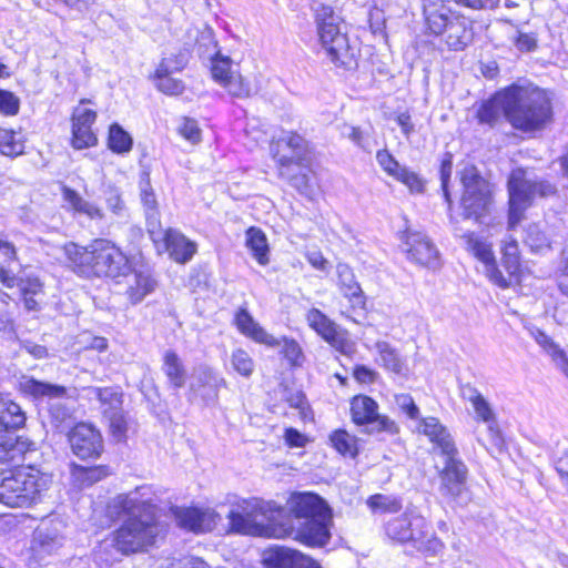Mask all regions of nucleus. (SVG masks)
<instances>
[{
    "label": "nucleus",
    "mask_w": 568,
    "mask_h": 568,
    "mask_svg": "<svg viewBox=\"0 0 568 568\" xmlns=\"http://www.w3.org/2000/svg\"><path fill=\"white\" fill-rule=\"evenodd\" d=\"M282 511V507L275 501L250 498L233 504L226 517L232 532L268 538H286L294 531L291 525L276 523Z\"/></svg>",
    "instance_id": "f257e3e1"
},
{
    "label": "nucleus",
    "mask_w": 568,
    "mask_h": 568,
    "mask_svg": "<svg viewBox=\"0 0 568 568\" xmlns=\"http://www.w3.org/2000/svg\"><path fill=\"white\" fill-rule=\"evenodd\" d=\"M425 33L439 38L449 50L462 51L474 39L473 21L448 0H422Z\"/></svg>",
    "instance_id": "f03ea898"
},
{
    "label": "nucleus",
    "mask_w": 568,
    "mask_h": 568,
    "mask_svg": "<svg viewBox=\"0 0 568 568\" xmlns=\"http://www.w3.org/2000/svg\"><path fill=\"white\" fill-rule=\"evenodd\" d=\"M68 266L83 277L125 275L129 265L125 255L106 240H95L89 246L70 242L63 246Z\"/></svg>",
    "instance_id": "7ed1b4c3"
},
{
    "label": "nucleus",
    "mask_w": 568,
    "mask_h": 568,
    "mask_svg": "<svg viewBox=\"0 0 568 568\" xmlns=\"http://www.w3.org/2000/svg\"><path fill=\"white\" fill-rule=\"evenodd\" d=\"M506 99L508 122L517 130L540 131L552 120L551 98L538 87L511 84Z\"/></svg>",
    "instance_id": "20e7f679"
},
{
    "label": "nucleus",
    "mask_w": 568,
    "mask_h": 568,
    "mask_svg": "<svg viewBox=\"0 0 568 568\" xmlns=\"http://www.w3.org/2000/svg\"><path fill=\"white\" fill-rule=\"evenodd\" d=\"M290 511L305 521L290 536L310 546H324L331 538L332 510L326 501L313 493H294L287 500Z\"/></svg>",
    "instance_id": "39448f33"
},
{
    "label": "nucleus",
    "mask_w": 568,
    "mask_h": 568,
    "mask_svg": "<svg viewBox=\"0 0 568 568\" xmlns=\"http://www.w3.org/2000/svg\"><path fill=\"white\" fill-rule=\"evenodd\" d=\"M105 516L111 523L124 521L115 537L121 552H136L142 548V503L136 495H119L112 498L106 505Z\"/></svg>",
    "instance_id": "423d86ee"
},
{
    "label": "nucleus",
    "mask_w": 568,
    "mask_h": 568,
    "mask_svg": "<svg viewBox=\"0 0 568 568\" xmlns=\"http://www.w3.org/2000/svg\"><path fill=\"white\" fill-rule=\"evenodd\" d=\"M148 213V233L153 242L158 253L168 252L170 257L180 264H185L196 253V243L189 240L184 234L176 230H163L159 221L156 210V200L153 192L144 189V212Z\"/></svg>",
    "instance_id": "0eeeda50"
},
{
    "label": "nucleus",
    "mask_w": 568,
    "mask_h": 568,
    "mask_svg": "<svg viewBox=\"0 0 568 568\" xmlns=\"http://www.w3.org/2000/svg\"><path fill=\"white\" fill-rule=\"evenodd\" d=\"M385 530L390 539L402 544L409 542L418 551L430 556L439 554L444 548L432 525L414 511H406L390 519Z\"/></svg>",
    "instance_id": "6e6552de"
},
{
    "label": "nucleus",
    "mask_w": 568,
    "mask_h": 568,
    "mask_svg": "<svg viewBox=\"0 0 568 568\" xmlns=\"http://www.w3.org/2000/svg\"><path fill=\"white\" fill-rule=\"evenodd\" d=\"M45 488L47 479L33 468L20 467L0 473V503L7 506H29Z\"/></svg>",
    "instance_id": "1a4fd4ad"
},
{
    "label": "nucleus",
    "mask_w": 568,
    "mask_h": 568,
    "mask_svg": "<svg viewBox=\"0 0 568 568\" xmlns=\"http://www.w3.org/2000/svg\"><path fill=\"white\" fill-rule=\"evenodd\" d=\"M463 194L460 205L465 219H473L477 223H483L493 207L491 185L486 181L477 168L466 165L459 172Z\"/></svg>",
    "instance_id": "9d476101"
},
{
    "label": "nucleus",
    "mask_w": 568,
    "mask_h": 568,
    "mask_svg": "<svg viewBox=\"0 0 568 568\" xmlns=\"http://www.w3.org/2000/svg\"><path fill=\"white\" fill-rule=\"evenodd\" d=\"M509 213L508 225L515 229L524 219L525 211L539 197L552 196L557 187L548 181H532L524 178L521 171L514 172L508 181Z\"/></svg>",
    "instance_id": "9b49d317"
},
{
    "label": "nucleus",
    "mask_w": 568,
    "mask_h": 568,
    "mask_svg": "<svg viewBox=\"0 0 568 568\" xmlns=\"http://www.w3.org/2000/svg\"><path fill=\"white\" fill-rule=\"evenodd\" d=\"M315 14L320 42L327 58L333 63L345 64L349 45L346 34L341 30V17L325 4H318Z\"/></svg>",
    "instance_id": "f8f14e48"
},
{
    "label": "nucleus",
    "mask_w": 568,
    "mask_h": 568,
    "mask_svg": "<svg viewBox=\"0 0 568 568\" xmlns=\"http://www.w3.org/2000/svg\"><path fill=\"white\" fill-rule=\"evenodd\" d=\"M467 247L483 262L485 267L484 272L490 282L501 288H506L511 284L513 275L517 272L519 266L517 245L503 246L504 263L508 272V277L504 276L497 268L491 246L477 239L474 233L467 235Z\"/></svg>",
    "instance_id": "ddd939ff"
},
{
    "label": "nucleus",
    "mask_w": 568,
    "mask_h": 568,
    "mask_svg": "<svg viewBox=\"0 0 568 568\" xmlns=\"http://www.w3.org/2000/svg\"><path fill=\"white\" fill-rule=\"evenodd\" d=\"M466 399L471 404L475 418L486 425L485 430H477V440L487 450L499 449L503 446V436L495 410L489 402L474 387H468L465 393Z\"/></svg>",
    "instance_id": "4468645a"
},
{
    "label": "nucleus",
    "mask_w": 568,
    "mask_h": 568,
    "mask_svg": "<svg viewBox=\"0 0 568 568\" xmlns=\"http://www.w3.org/2000/svg\"><path fill=\"white\" fill-rule=\"evenodd\" d=\"M351 416L356 425H366L368 433H397L398 428L389 417L378 414V404L366 395L354 396L351 400Z\"/></svg>",
    "instance_id": "2eb2a0df"
},
{
    "label": "nucleus",
    "mask_w": 568,
    "mask_h": 568,
    "mask_svg": "<svg viewBox=\"0 0 568 568\" xmlns=\"http://www.w3.org/2000/svg\"><path fill=\"white\" fill-rule=\"evenodd\" d=\"M306 321L325 342L344 355L355 352V343L349 338L346 329L339 327L317 308H311L306 314Z\"/></svg>",
    "instance_id": "dca6fc26"
},
{
    "label": "nucleus",
    "mask_w": 568,
    "mask_h": 568,
    "mask_svg": "<svg viewBox=\"0 0 568 568\" xmlns=\"http://www.w3.org/2000/svg\"><path fill=\"white\" fill-rule=\"evenodd\" d=\"M68 439L73 454L82 459L98 457L103 449L101 434L85 423L75 425L68 433Z\"/></svg>",
    "instance_id": "f3484780"
},
{
    "label": "nucleus",
    "mask_w": 568,
    "mask_h": 568,
    "mask_svg": "<svg viewBox=\"0 0 568 568\" xmlns=\"http://www.w3.org/2000/svg\"><path fill=\"white\" fill-rule=\"evenodd\" d=\"M173 516L176 525L195 534L211 531L221 521V516L211 508H175Z\"/></svg>",
    "instance_id": "a211bd4d"
},
{
    "label": "nucleus",
    "mask_w": 568,
    "mask_h": 568,
    "mask_svg": "<svg viewBox=\"0 0 568 568\" xmlns=\"http://www.w3.org/2000/svg\"><path fill=\"white\" fill-rule=\"evenodd\" d=\"M446 465L439 473V491L444 497L458 500L466 490L467 467L456 458V455L446 456Z\"/></svg>",
    "instance_id": "6ab92c4d"
},
{
    "label": "nucleus",
    "mask_w": 568,
    "mask_h": 568,
    "mask_svg": "<svg viewBox=\"0 0 568 568\" xmlns=\"http://www.w3.org/2000/svg\"><path fill=\"white\" fill-rule=\"evenodd\" d=\"M262 562L264 568H321L311 557L284 546L265 549L262 554Z\"/></svg>",
    "instance_id": "aec40b11"
},
{
    "label": "nucleus",
    "mask_w": 568,
    "mask_h": 568,
    "mask_svg": "<svg viewBox=\"0 0 568 568\" xmlns=\"http://www.w3.org/2000/svg\"><path fill=\"white\" fill-rule=\"evenodd\" d=\"M376 160L387 175L403 183L412 193L424 192V180L416 172L400 165L387 150L377 151Z\"/></svg>",
    "instance_id": "412c9836"
},
{
    "label": "nucleus",
    "mask_w": 568,
    "mask_h": 568,
    "mask_svg": "<svg viewBox=\"0 0 568 568\" xmlns=\"http://www.w3.org/2000/svg\"><path fill=\"white\" fill-rule=\"evenodd\" d=\"M405 246L410 261L430 268L439 265L438 251L425 234L407 231Z\"/></svg>",
    "instance_id": "4be33fe9"
},
{
    "label": "nucleus",
    "mask_w": 568,
    "mask_h": 568,
    "mask_svg": "<svg viewBox=\"0 0 568 568\" xmlns=\"http://www.w3.org/2000/svg\"><path fill=\"white\" fill-rule=\"evenodd\" d=\"M168 508L164 501L144 500V548L146 545L155 544L158 538H163Z\"/></svg>",
    "instance_id": "5701e85b"
},
{
    "label": "nucleus",
    "mask_w": 568,
    "mask_h": 568,
    "mask_svg": "<svg viewBox=\"0 0 568 568\" xmlns=\"http://www.w3.org/2000/svg\"><path fill=\"white\" fill-rule=\"evenodd\" d=\"M97 113L90 109L77 108L72 115V146L77 150L94 146L97 135L91 126L95 122Z\"/></svg>",
    "instance_id": "b1692460"
},
{
    "label": "nucleus",
    "mask_w": 568,
    "mask_h": 568,
    "mask_svg": "<svg viewBox=\"0 0 568 568\" xmlns=\"http://www.w3.org/2000/svg\"><path fill=\"white\" fill-rule=\"evenodd\" d=\"M419 432L440 449L442 455H457L455 443L447 430L436 417H426L420 420Z\"/></svg>",
    "instance_id": "393cba45"
},
{
    "label": "nucleus",
    "mask_w": 568,
    "mask_h": 568,
    "mask_svg": "<svg viewBox=\"0 0 568 568\" xmlns=\"http://www.w3.org/2000/svg\"><path fill=\"white\" fill-rule=\"evenodd\" d=\"M235 325L243 335L256 343L264 344L270 347L281 344L276 337L268 334L257 322H255L245 308H241L236 313Z\"/></svg>",
    "instance_id": "a878e982"
},
{
    "label": "nucleus",
    "mask_w": 568,
    "mask_h": 568,
    "mask_svg": "<svg viewBox=\"0 0 568 568\" xmlns=\"http://www.w3.org/2000/svg\"><path fill=\"white\" fill-rule=\"evenodd\" d=\"M30 450H34L33 442L11 433L0 434V464L19 463Z\"/></svg>",
    "instance_id": "bb28decb"
},
{
    "label": "nucleus",
    "mask_w": 568,
    "mask_h": 568,
    "mask_svg": "<svg viewBox=\"0 0 568 568\" xmlns=\"http://www.w3.org/2000/svg\"><path fill=\"white\" fill-rule=\"evenodd\" d=\"M276 151L274 156L282 166L293 164L302 159L305 150V140L294 133L287 134L285 138L276 142Z\"/></svg>",
    "instance_id": "cd10ccee"
},
{
    "label": "nucleus",
    "mask_w": 568,
    "mask_h": 568,
    "mask_svg": "<svg viewBox=\"0 0 568 568\" xmlns=\"http://www.w3.org/2000/svg\"><path fill=\"white\" fill-rule=\"evenodd\" d=\"M0 283L8 288L19 286L21 295H40L43 293V283L39 277L33 275L18 277L1 262Z\"/></svg>",
    "instance_id": "c85d7f7f"
},
{
    "label": "nucleus",
    "mask_w": 568,
    "mask_h": 568,
    "mask_svg": "<svg viewBox=\"0 0 568 568\" xmlns=\"http://www.w3.org/2000/svg\"><path fill=\"white\" fill-rule=\"evenodd\" d=\"M62 547V538L57 534L50 532L47 529H37L32 540V555L33 558L43 564L47 558Z\"/></svg>",
    "instance_id": "c756f323"
},
{
    "label": "nucleus",
    "mask_w": 568,
    "mask_h": 568,
    "mask_svg": "<svg viewBox=\"0 0 568 568\" xmlns=\"http://www.w3.org/2000/svg\"><path fill=\"white\" fill-rule=\"evenodd\" d=\"M336 273L338 277V285L346 298L354 306L363 307L365 305V297L363 290L355 278L352 268L344 263H338L336 266Z\"/></svg>",
    "instance_id": "7c9ffc66"
},
{
    "label": "nucleus",
    "mask_w": 568,
    "mask_h": 568,
    "mask_svg": "<svg viewBox=\"0 0 568 568\" xmlns=\"http://www.w3.org/2000/svg\"><path fill=\"white\" fill-rule=\"evenodd\" d=\"M508 94L509 87L497 92L490 100L485 102L477 112L479 122L493 125L498 121L501 114L508 120V106L505 103Z\"/></svg>",
    "instance_id": "2f4dec72"
},
{
    "label": "nucleus",
    "mask_w": 568,
    "mask_h": 568,
    "mask_svg": "<svg viewBox=\"0 0 568 568\" xmlns=\"http://www.w3.org/2000/svg\"><path fill=\"white\" fill-rule=\"evenodd\" d=\"M196 383L191 384V389L200 392L201 387H210L213 389L212 399L217 398V390L220 387L226 386V381L221 377L213 368L206 365L199 366L194 372Z\"/></svg>",
    "instance_id": "473e14b6"
},
{
    "label": "nucleus",
    "mask_w": 568,
    "mask_h": 568,
    "mask_svg": "<svg viewBox=\"0 0 568 568\" xmlns=\"http://www.w3.org/2000/svg\"><path fill=\"white\" fill-rule=\"evenodd\" d=\"M225 368L244 378H250L255 372V362L247 351L239 347L229 355Z\"/></svg>",
    "instance_id": "72a5a7b5"
},
{
    "label": "nucleus",
    "mask_w": 568,
    "mask_h": 568,
    "mask_svg": "<svg viewBox=\"0 0 568 568\" xmlns=\"http://www.w3.org/2000/svg\"><path fill=\"white\" fill-rule=\"evenodd\" d=\"M21 388L26 394L34 398H61L65 395V387L29 378L21 383Z\"/></svg>",
    "instance_id": "f704fd0d"
},
{
    "label": "nucleus",
    "mask_w": 568,
    "mask_h": 568,
    "mask_svg": "<svg viewBox=\"0 0 568 568\" xmlns=\"http://www.w3.org/2000/svg\"><path fill=\"white\" fill-rule=\"evenodd\" d=\"M26 423V414L21 407L8 399L0 397V427L16 429Z\"/></svg>",
    "instance_id": "c9c22d12"
},
{
    "label": "nucleus",
    "mask_w": 568,
    "mask_h": 568,
    "mask_svg": "<svg viewBox=\"0 0 568 568\" xmlns=\"http://www.w3.org/2000/svg\"><path fill=\"white\" fill-rule=\"evenodd\" d=\"M538 345L542 347V349L551 357L554 364L567 376L568 378V356L560 348L558 344H556L551 337H549L544 332H538L535 336Z\"/></svg>",
    "instance_id": "e433bc0d"
},
{
    "label": "nucleus",
    "mask_w": 568,
    "mask_h": 568,
    "mask_svg": "<svg viewBox=\"0 0 568 568\" xmlns=\"http://www.w3.org/2000/svg\"><path fill=\"white\" fill-rule=\"evenodd\" d=\"M163 371L169 378L170 383L175 388H181L185 384V368L181 361V358L176 355V353L172 351H168L164 355L163 361Z\"/></svg>",
    "instance_id": "4c0bfd02"
},
{
    "label": "nucleus",
    "mask_w": 568,
    "mask_h": 568,
    "mask_svg": "<svg viewBox=\"0 0 568 568\" xmlns=\"http://www.w3.org/2000/svg\"><path fill=\"white\" fill-rule=\"evenodd\" d=\"M246 246L261 265L268 263V245L265 234L256 227L246 231Z\"/></svg>",
    "instance_id": "58836bf2"
},
{
    "label": "nucleus",
    "mask_w": 568,
    "mask_h": 568,
    "mask_svg": "<svg viewBox=\"0 0 568 568\" xmlns=\"http://www.w3.org/2000/svg\"><path fill=\"white\" fill-rule=\"evenodd\" d=\"M63 199L72 206L73 210L87 214L91 219H102L103 213L100 207L94 204L85 201L78 192L74 190L63 186L62 187Z\"/></svg>",
    "instance_id": "ea45409f"
},
{
    "label": "nucleus",
    "mask_w": 568,
    "mask_h": 568,
    "mask_svg": "<svg viewBox=\"0 0 568 568\" xmlns=\"http://www.w3.org/2000/svg\"><path fill=\"white\" fill-rule=\"evenodd\" d=\"M375 346L381 365L395 374H400L404 369V363L396 349L384 341L377 342Z\"/></svg>",
    "instance_id": "a19ab883"
},
{
    "label": "nucleus",
    "mask_w": 568,
    "mask_h": 568,
    "mask_svg": "<svg viewBox=\"0 0 568 568\" xmlns=\"http://www.w3.org/2000/svg\"><path fill=\"white\" fill-rule=\"evenodd\" d=\"M332 446L342 455L355 457L357 454V439L344 429H337L329 436Z\"/></svg>",
    "instance_id": "79ce46f5"
},
{
    "label": "nucleus",
    "mask_w": 568,
    "mask_h": 568,
    "mask_svg": "<svg viewBox=\"0 0 568 568\" xmlns=\"http://www.w3.org/2000/svg\"><path fill=\"white\" fill-rule=\"evenodd\" d=\"M50 423L59 430L64 432L71 427L73 417L71 410L62 403H52L49 408Z\"/></svg>",
    "instance_id": "37998d69"
},
{
    "label": "nucleus",
    "mask_w": 568,
    "mask_h": 568,
    "mask_svg": "<svg viewBox=\"0 0 568 568\" xmlns=\"http://www.w3.org/2000/svg\"><path fill=\"white\" fill-rule=\"evenodd\" d=\"M367 506L375 513H398L402 509V501L397 497L376 494L367 499Z\"/></svg>",
    "instance_id": "c03bdc74"
},
{
    "label": "nucleus",
    "mask_w": 568,
    "mask_h": 568,
    "mask_svg": "<svg viewBox=\"0 0 568 568\" xmlns=\"http://www.w3.org/2000/svg\"><path fill=\"white\" fill-rule=\"evenodd\" d=\"M109 148L115 153H124L132 148V138L119 124H112L108 138Z\"/></svg>",
    "instance_id": "a18cd8bd"
},
{
    "label": "nucleus",
    "mask_w": 568,
    "mask_h": 568,
    "mask_svg": "<svg viewBox=\"0 0 568 568\" xmlns=\"http://www.w3.org/2000/svg\"><path fill=\"white\" fill-rule=\"evenodd\" d=\"M173 73L155 71L154 82L156 88L169 95H179L184 91L182 80L172 77Z\"/></svg>",
    "instance_id": "49530a36"
},
{
    "label": "nucleus",
    "mask_w": 568,
    "mask_h": 568,
    "mask_svg": "<svg viewBox=\"0 0 568 568\" xmlns=\"http://www.w3.org/2000/svg\"><path fill=\"white\" fill-rule=\"evenodd\" d=\"M23 143L16 138L11 130L0 128V152L7 156H17L23 153Z\"/></svg>",
    "instance_id": "de8ad7c7"
},
{
    "label": "nucleus",
    "mask_w": 568,
    "mask_h": 568,
    "mask_svg": "<svg viewBox=\"0 0 568 568\" xmlns=\"http://www.w3.org/2000/svg\"><path fill=\"white\" fill-rule=\"evenodd\" d=\"M189 57L190 54L185 50L164 57L156 71L166 73L180 72L186 67Z\"/></svg>",
    "instance_id": "09e8293b"
},
{
    "label": "nucleus",
    "mask_w": 568,
    "mask_h": 568,
    "mask_svg": "<svg viewBox=\"0 0 568 568\" xmlns=\"http://www.w3.org/2000/svg\"><path fill=\"white\" fill-rule=\"evenodd\" d=\"M525 242L535 252H541L550 247V240L547 234L536 224L529 225L526 231Z\"/></svg>",
    "instance_id": "8fccbe9b"
},
{
    "label": "nucleus",
    "mask_w": 568,
    "mask_h": 568,
    "mask_svg": "<svg viewBox=\"0 0 568 568\" xmlns=\"http://www.w3.org/2000/svg\"><path fill=\"white\" fill-rule=\"evenodd\" d=\"M104 416L109 419L110 428L114 436L121 437L126 429V420L119 407H106L103 410Z\"/></svg>",
    "instance_id": "3c124183"
},
{
    "label": "nucleus",
    "mask_w": 568,
    "mask_h": 568,
    "mask_svg": "<svg viewBox=\"0 0 568 568\" xmlns=\"http://www.w3.org/2000/svg\"><path fill=\"white\" fill-rule=\"evenodd\" d=\"M277 339L281 342L280 346H282V353L284 357L294 366L301 365L303 353L298 343L294 339H288L285 337ZM276 347H278V345Z\"/></svg>",
    "instance_id": "603ef678"
},
{
    "label": "nucleus",
    "mask_w": 568,
    "mask_h": 568,
    "mask_svg": "<svg viewBox=\"0 0 568 568\" xmlns=\"http://www.w3.org/2000/svg\"><path fill=\"white\" fill-rule=\"evenodd\" d=\"M105 475V471L100 467H77L74 470V477L84 486L99 481Z\"/></svg>",
    "instance_id": "864d4df0"
},
{
    "label": "nucleus",
    "mask_w": 568,
    "mask_h": 568,
    "mask_svg": "<svg viewBox=\"0 0 568 568\" xmlns=\"http://www.w3.org/2000/svg\"><path fill=\"white\" fill-rule=\"evenodd\" d=\"M222 85L227 89L230 94L236 98H247L251 94L250 85L244 82L240 74H231Z\"/></svg>",
    "instance_id": "5fc2aeb1"
},
{
    "label": "nucleus",
    "mask_w": 568,
    "mask_h": 568,
    "mask_svg": "<svg viewBox=\"0 0 568 568\" xmlns=\"http://www.w3.org/2000/svg\"><path fill=\"white\" fill-rule=\"evenodd\" d=\"M453 171V155L450 153H446L442 160L440 163V182H442V189L445 196L446 202L448 203V206H452V199L448 191V182L452 176Z\"/></svg>",
    "instance_id": "6e6d98bb"
},
{
    "label": "nucleus",
    "mask_w": 568,
    "mask_h": 568,
    "mask_svg": "<svg viewBox=\"0 0 568 568\" xmlns=\"http://www.w3.org/2000/svg\"><path fill=\"white\" fill-rule=\"evenodd\" d=\"M159 568H211L204 560L197 557L174 558L160 565Z\"/></svg>",
    "instance_id": "4d7b16f0"
},
{
    "label": "nucleus",
    "mask_w": 568,
    "mask_h": 568,
    "mask_svg": "<svg viewBox=\"0 0 568 568\" xmlns=\"http://www.w3.org/2000/svg\"><path fill=\"white\" fill-rule=\"evenodd\" d=\"M212 77L215 81L223 84L233 74L231 72V61L229 58H216L212 62Z\"/></svg>",
    "instance_id": "13d9d810"
},
{
    "label": "nucleus",
    "mask_w": 568,
    "mask_h": 568,
    "mask_svg": "<svg viewBox=\"0 0 568 568\" xmlns=\"http://www.w3.org/2000/svg\"><path fill=\"white\" fill-rule=\"evenodd\" d=\"M180 134L192 144L201 141V130L193 119L184 118L179 126Z\"/></svg>",
    "instance_id": "bf43d9fd"
},
{
    "label": "nucleus",
    "mask_w": 568,
    "mask_h": 568,
    "mask_svg": "<svg viewBox=\"0 0 568 568\" xmlns=\"http://www.w3.org/2000/svg\"><path fill=\"white\" fill-rule=\"evenodd\" d=\"M19 99L9 91L0 90V111L7 115H14L19 111Z\"/></svg>",
    "instance_id": "052dcab7"
},
{
    "label": "nucleus",
    "mask_w": 568,
    "mask_h": 568,
    "mask_svg": "<svg viewBox=\"0 0 568 568\" xmlns=\"http://www.w3.org/2000/svg\"><path fill=\"white\" fill-rule=\"evenodd\" d=\"M395 403L409 418L417 419L419 417V408L409 394L396 395Z\"/></svg>",
    "instance_id": "680f3d73"
},
{
    "label": "nucleus",
    "mask_w": 568,
    "mask_h": 568,
    "mask_svg": "<svg viewBox=\"0 0 568 568\" xmlns=\"http://www.w3.org/2000/svg\"><path fill=\"white\" fill-rule=\"evenodd\" d=\"M514 44L520 52H529L536 49L537 38L532 33L518 32L514 38Z\"/></svg>",
    "instance_id": "e2e57ef3"
},
{
    "label": "nucleus",
    "mask_w": 568,
    "mask_h": 568,
    "mask_svg": "<svg viewBox=\"0 0 568 568\" xmlns=\"http://www.w3.org/2000/svg\"><path fill=\"white\" fill-rule=\"evenodd\" d=\"M284 440L290 447L296 448L304 447L307 443L306 436L292 427L285 429Z\"/></svg>",
    "instance_id": "0e129e2a"
},
{
    "label": "nucleus",
    "mask_w": 568,
    "mask_h": 568,
    "mask_svg": "<svg viewBox=\"0 0 568 568\" xmlns=\"http://www.w3.org/2000/svg\"><path fill=\"white\" fill-rule=\"evenodd\" d=\"M0 254L7 263L18 261V250L16 245L6 240L2 235H0Z\"/></svg>",
    "instance_id": "69168bd1"
},
{
    "label": "nucleus",
    "mask_w": 568,
    "mask_h": 568,
    "mask_svg": "<svg viewBox=\"0 0 568 568\" xmlns=\"http://www.w3.org/2000/svg\"><path fill=\"white\" fill-rule=\"evenodd\" d=\"M377 376L378 374L375 371L364 365L356 366L354 369V377L359 383L372 384L376 381Z\"/></svg>",
    "instance_id": "338daca9"
},
{
    "label": "nucleus",
    "mask_w": 568,
    "mask_h": 568,
    "mask_svg": "<svg viewBox=\"0 0 568 568\" xmlns=\"http://www.w3.org/2000/svg\"><path fill=\"white\" fill-rule=\"evenodd\" d=\"M108 207L115 214H121L124 210V203L116 190L110 189L106 195Z\"/></svg>",
    "instance_id": "774afa93"
}]
</instances>
